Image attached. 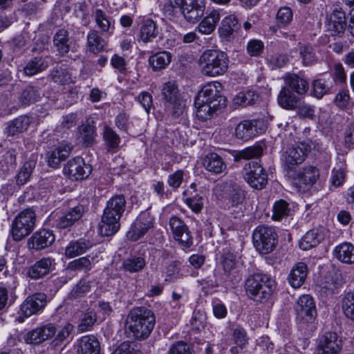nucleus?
Returning a JSON list of instances; mask_svg holds the SVG:
<instances>
[{
	"mask_svg": "<svg viewBox=\"0 0 354 354\" xmlns=\"http://www.w3.org/2000/svg\"><path fill=\"white\" fill-rule=\"evenodd\" d=\"M221 84L213 82L205 84L195 99L196 115L201 120L212 118L214 113L225 106L226 98L221 93Z\"/></svg>",
	"mask_w": 354,
	"mask_h": 354,
	"instance_id": "f257e3e1",
	"label": "nucleus"
},
{
	"mask_svg": "<svg viewBox=\"0 0 354 354\" xmlns=\"http://www.w3.org/2000/svg\"><path fill=\"white\" fill-rule=\"evenodd\" d=\"M126 200L124 195H115L110 198L104 209L99 232L102 236L115 234L120 229V220L126 209Z\"/></svg>",
	"mask_w": 354,
	"mask_h": 354,
	"instance_id": "f03ea898",
	"label": "nucleus"
},
{
	"mask_svg": "<svg viewBox=\"0 0 354 354\" xmlns=\"http://www.w3.org/2000/svg\"><path fill=\"white\" fill-rule=\"evenodd\" d=\"M156 323V317L150 309L146 307L132 308L127 317V330L135 339H145L152 332Z\"/></svg>",
	"mask_w": 354,
	"mask_h": 354,
	"instance_id": "7ed1b4c3",
	"label": "nucleus"
},
{
	"mask_svg": "<svg viewBox=\"0 0 354 354\" xmlns=\"http://www.w3.org/2000/svg\"><path fill=\"white\" fill-rule=\"evenodd\" d=\"M275 282L263 274H254L245 281V288L248 296L257 302H264L270 299L275 290Z\"/></svg>",
	"mask_w": 354,
	"mask_h": 354,
	"instance_id": "20e7f679",
	"label": "nucleus"
},
{
	"mask_svg": "<svg viewBox=\"0 0 354 354\" xmlns=\"http://www.w3.org/2000/svg\"><path fill=\"white\" fill-rule=\"evenodd\" d=\"M228 63L226 53L217 50H205L199 59L202 73L209 77L223 75L228 68Z\"/></svg>",
	"mask_w": 354,
	"mask_h": 354,
	"instance_id": "39448f33",
	"label": "nucleus"
},
{
	"mask_svg": "<svg viewBox=\"0 0 354 354\" xmlns=\"http://www.w3.org/2000/svg\"><path fill=\"white\" fill-rule=\"evenodd\" d=\"M252 240L254 246L259 252L269 254L277 245L278 234L272 227L259 225L252 233Z\"/></svg>",
	"mask_w": 354,
	"mask_h": 354,
	"instance_id": "423d86ee",
	"label": "nucleus"
},
{
	"mask_svg": "<svg viewBox=\"0 0 354 354\" xmlns=\"http://www.w3.org/2000/svg\"><path fill=\"white\" fill-rule=\"evenodd\" d=\"M36 221L35 212L28 208L21 212L12 224V236L15 241H19L33 230Z\"/></svg>",
	"mask_w": 354,
	"mask_h": 354,
	"instance_id": "0eeeda50",
	"label": "nucleus"
},
{
	"mask_svg": "<svg viewBox=\"0 0 354 354\" xmlns=\"http://www.w3.org/2000/svg\"><path fill=\"white\" fill-rule=\"evenodd\" d=\"M174 8L180 10L184 18L189 23H196L204 15L205 0H170Z\"/></svg>",
	"mask_w": 354,
	"mask_h": 354,
	"instance_id": "6e6552de",
	"label": "nucleus"
},
{
	"mask_svg": "<svg viewBox=\"0 0 354 354\" xmlns=\"http://www.w3.org/2000/svg\"><path fill=\"white\" fill-rule=\"evenodd\" d=\"M243 175L245 180L253 189H263L268 183V174L257 161L246 163L243 169Z\"/></svg>",
	"mask_w": 354,
	"mask_h": 354,
	"instance_id": "1a4fd4ad",
	"label": "nucleus"
},
{
	"mask_svg": "<svg viewBox=\"0 0 354 354\" xmlns=\"http://www.w3.org/2000/svg\"><path fill=\"white\" fill-rule=\"evenodd\" d=\"M306 154L307 147L304 144L292 146L283 153L284 170L289 176L295 178V171L297 167L304 161Z\"/></svg>",
	"mask_w": 354,
	"mask_h": 354,
	"instance_id": "9d476101",
	"label": "nucleus"
},
{
	"mask_svg": "<svg viewBox=\"0 0 354 354\" xmlns=\"http://www.w3.org/2000/svg\"><path fill=\"white\" fill-rule=\"evenodd\" d=\"M342 347V339L337 333L326 332L319 337L314 354H340Z\"/></svg>",
	"mask_w": 354,
	"mask_h": 354,
	"instance_id": "9b49d317",
	"label": "nucleus"
},
{
	"mask_svg": "<svg viewBox=\"0 0 354 354\" xmlns=\"http://www.w3.org/2000/svg\"><path fill=\"white\" fill-rule=\"evenodd\" d=\"M266 129L263 120H246L239 123L235 128V136L237 139L247 141Z\"/></svg>",
	"mask_w": 354,
	"mask_h": 354,
	"instance_id": "f8f14e48",
	"label": "nucleus"
},
{
	"mask_svg": "<svg viewBox=\"0 0 354 354\" xmlns=\"http://www.w3.org/2000/svg\"><path fill=\"white\" fill-rule=\"evenodd\" d=\"M162 99L165 100V106L173 109V115L180 116L183 111L184 103L180 100L178 89L174 82L165 83L162 89Z\"/></svg>",
	"mask_w": 354,
	"mask_h": 354,
	"instance_id": "ddd939ff",
	"label": "nucleus"
},
{
	"mask_svg": "<svg viewBox=\"0 0 354 354\" xmlns=\"http://www.w3.org/2000/svg\"><path fill=\"white\" fill-rule=\"evenodd\" d=\"M64 174L73 180L86 179L92 171V167L85 163L84 159L77 156L68 161L63 169Z\"/></svg>",
	"mask_w": 354,
	"mask_h": 354,
	"instance_id": "4468645a",
	"label": "nucleus"
},
{
	"mask_svg": "<svg viewBox=\"0 0 354 354\" xmlns=\"http://www.w3.org/2000/svg\"><path fill=\"white\" fill-rule=\"evenodd\" d=\"M327 27L333 36L344 35L346 28V10L340 3L333 5Z\"/></svg>",
	"mask_w": 354,
	"mask_h": 354,
	"instance_id": "2eb2a0df",
	"label": "nucleus"
},
{
	"mask_svg": "<svg viewBox=\"0 0 354 354\" xmlns=\"http://www.w3.org/2000/svg\"><path fill=\"white\" fill-rule=\"evenodd\" d=\"M297 319L302 322H311L317 315L315 304L309 295H304L299 298L295 306Z\"/></svg>",
	"mask_w": 354,
	"mask_h": 354,
	"instance_id": "dca6fc26",
	"label": "nucleus"
},
{
	"mask_svg": "<svg viewBox=\"0 0 354 354\" xmlns=\"http://www.w3.org/2000/svg\"><path fill=\"white\" fill-rule=\"evenodd\" d=\"M47 304V295L37 292L27 297L20 306V312L26 317L42 311Z\"/></svg>",
	"mask_w": 354,
	"mask_h": 354,
	"instance_id": "f3484780",
	"label": "nucleus"
},
{
	"mask_svg": "<svg viewBox=\"0 0 354 354\" xmlns=\"http://www.w3.org/2000/svg\"><path fill=\"white\" fill-rule=\"evenodd\" d=\"M169 226L174 239L182 246L188 248L192 243V236L185 222L178 216H172L169 219Z\"/></svg>",
	"mask_w": 354,
	"mask_h": 354,
	"instance_id": "a211bd4d",
	"label": "nucleus"
},
{
	"mask_svg": "<svg viewBox=\"0 0 354 354\" xmlns=\"http://www.w3.org/2000/svg\"><path fill=\"white\" fill-rule=\"evenodd\" d=\"M153 218L149 212H142L127 232L129 239L136 241L143 236L153 225Z\"/></svg>",
	"mask_w": 354,
	"mask_h": 354,
	"instance_id": "6ab92c4d",
	"label": "nucleus"
},
{
	"mask_svg": "<svg viewBox=\"0 0 354 354\" xmlns=\"http://www.w3.org/2000/svg\"><path fill=\"white\" fill-rule=\"evenodd\" d=\"M55 240L52 230L43 229L35 232L28 240V247L30 250L39 251L50 246Z\"/></svg>",
	"mask_w": 354,
	"mask_h": 354,
	"instance_id": "aec40b11",
	"label": "nucleus"
},
{
	"mask_svg": "<svg viewBox=\"0 0 354 354\" xmlns=\"http://www.w3.org/2000/svg\"><path fill=\"white\" fill-rule=\"evenodd\" d=\"M83 205H77L62 213L56 220L55 226L59 229H65L73 226L82 216Z\"/></svg>",
	"mask_w": 354,
	"mask_h": 354,
	"instance_id": "412c9836",
	"label": "nucleus"
},
{
	"mask_svg": "<svg viewBox=\"0 0 354 354\" xmlns=\"http://www.w3.org/2000/svg\"><path fill=\"white\" fill-rule=\"evenodd\" d=\"M224 196L229 203L235 207L243 205L246 193L240 185L236 183H226L223 185Z\"/></svg>",
	"mask_w": 354,
	"mask_h": 354,
	"instance_id": "4be33fe9",
	"label": "nucleus"
},
{
	"mask_svg": "<svg viewBox=\"0 0 354 354\" xmlns=\"http://www.w3.org/2000/svg\"><path fill=\"white\" fill-rule=\"evenodd\" d=\"M285 86L298 95H305L309 89V84L303 76L288 73L284 77Z\"/></svg>",
	"mask_w": 354,
	"mask_h": 354,
	"instance_id": "5701e85b",
	"label": "nucleus"
},
{
	"mask_svg": "<svg viewBox=\"0 0 354 354\" xmlns=\"http://www.w3.org/2000/svg\"><path fill=\"white\" fill-rule=\"evenodd\" d=\"M53 260L49 258H42L28 267L26 275L32 279H39L48 274L52 266Z\"/></svg>",
	"mask_w": 354,
	"mask_h": 354,
	"instance_id": "b1692460",
	"label": "nucleus"
},
{
	"mask_svg": "<svg viewBox=\"0 0 354 354\" xmlns=\"http://www.w3.org/2000/svg\"><path fill=\"white\" fill-rule=\"evenodd\" d=\"M241 28V24L237 17L234 15H230L225 17L221 21V26L218 28L220 36L229 40L234 37Z\"/></svg>",
	"mask_w": 354,
	"mask_h": 354,
	"instance_id": "393cba45",
	"label": "nucleus"
},
{
	"mask_svg": "<svg viewBox=\"0 0 354 354\" xmlns=\"http://www.w3.org/2000/svg\"><path fill=\"white\" fill-rule=\"evenodd\" d=\"M324 231V229H313L306 232L299 242V248L308 250L318 245L325 238Z\"/></svg>",
	"mask_w": 354,
	"mask_h": 354,
	"instance_id": "a878e982",
	"label": "nucleus"
},
{
	"mask_svg": "<svg viewBox=\"0 0 354 354\" xmlns=\"http://www.w3.org/2000/svg\"><path fill=\"white\" fill-rule=\"evenodd\" d=\"M277 101L281 107L288 110H295L299 105L301 100L294 92L283 86L278 95Z\"/></svg>",
	"mask_w": 354,
	"mask_h": 354,
	"instance_id": "bb28decb",
	"label": "nucleus"
},
{
	"mask_svg": "<svg viewBox=\"0 0 354 354\" xmlns=\"http://www.w3.org/2000/svg\"><path fill=\"white\" fill-rule=\"evenodd\" d=\"M203 165L213 174H221L226 169L223 158L216 153H208L203 159Z\"/></svg>",
	"mask_w": 354,
	"mask_h": 354,
	"instance_id": "cd10ccee",
	"label": "nucleus"
},
{
	"mask_svg": "<svg viewBox=\"0 0 354 354\" xmlns=\"http://www.w3.org/2000/svg\"><path fill=\"white\" fill-rule=\"evenodd\" d=\"M308 268L305 263H297L291 270L288 276V282L294 288L302 286L307 277Z\"/></svg>",
	"mask_w": 354,
	"mask_h": 354,
	"instance_id": "c85d7f7f",
	"label": "nucleus"
},
{
	"mask_svg": "<svg viewBox=\"0 0 354 354\" xmlns=\"http://www.w3.org/2000/svg\"><path fill=\"white\" fill-rule=\"evenodd\" d=\"M92 246L93 243L84 239L71 241L65 249V256L66 258H73L82 255Z\"/></svg>",
	"mask_w": 354,
	"mask_h": 354,
	"instance_id": "c756f323",
	"label": "nucleus"
},
{
	"mask_svg": "<svg viewBox=\"0 0 354 354\" xmlns=\"http://www.w3.org/2000/svg\"><path fill=\"white\" fill-rule=\"evenodd\" d=\"M78 354H100V345L93 335L83 336L78 344Z\"/></svg>",
	"mask_w": 354,
	"mask_h": 354,
	"instance_id": "7c9ffc66",
	"label": "nucleus"
},
{
	"mask_svg": "<svg viewBox=\"0 0 354 354\" xmlns=\"http://www.w3.org/2000/svg\"><path fill=\"white\" fill-rule=\"evenodd\" d=\"M333 254L339 261L353 264L354 263V245L348 242L342 243L335 248Z\"/></svg>",
	"mask_w": 354,
	"mask_h": 354,
	"instance_id": "2f4dec72",
	"label": "nucleus"
},
{
	"mask_svg": "<svg viewBox=\"0 0 354 354\" xmlns=\"http://www.w3.org/2000/svg\"><path fill=\"white\" fill-rule=\"evenodd\" d=\"M159 33L156 23L151 19H144L140 28V39L144 43L151 42Z\"/></svg>",
	"mask_w": 354,
	"mask_h": 354,
	"instance_id": "473e14b6",
	"label": "nucleus"
},
{
	"mask_svg": "<svg viewBox=\"0 0 354 354\" xmlns=\"http://www.w3.org/2000/svg\"><path fill=\"white\" fill-rule=\"evenodd\" d=\"M69 33L66 29H59L53 37V45L61 56L66 55L70 50Z\"/></svg>",
	"mask_w": 354,
	"mask_h": 354,
	"instance_id": "72a5a7b5",
	"label": "nucleus"
},
{
	"mask_svg": "<svg viewBox=\"0 0 354 354\" xmlns=\"http://www.w3.org/2000/svg\"><path fill=\"white\" fill-rule=\"evenodd\" d=\"M95 22L100 30L102 34L111 35L114 30L111 19L101 9H96L93 13Z\"/></svg>",
	"mask_w": 354,
	"mask_h": 354,
	"instance_id": "f704fd0d",
	"label": "nucleus"
},
{
	"mask_svg": "<svg viewBox=\"0 0 354 354\" xmlns=\"http://www.w3.org/2000/svg\"><path fill=\"white\" fill-rule=\"evenodd\" d=\"M48 65L47 57H35L28 62L24 71L26 75L32 76L45 71Z\"/></svg>",
	"mask_w": 354,
	"mask_h": 354,
	"instance_id": "c9c22d12",
	"label": "nucleus"
},
{
	"mask_svg": "<svg viewBox=\"0 0 354 354\" xmlns=\"http://www.w3.org/2000/svg\"><path fill=\"white\" fill-rule=\"evenodd\" d=\"M78 131L80 133L79 138L86 147L93 145L95 140L96 129L93 121L92 124L88 121L83 123L79 127Z\"/></svg>",
	"mask_w": 354,
	"mask_h": 354,
	"instance_id": "e433bc0d",
	"label": "nucleus"
},
{
	"mask_svg": "<svg viewBox=\"0 0 354 354\" xmlns=\"http://www.w3.org/2000/svg\"><path fill=\"white\" fill-rule=\"evenodd\" d=\"M30 123V118L28 116L21 115L8 124L6 133L8 136H15L24 132L28 128Z\"/></svg>",
	"mask_w": 354,
	"mask_h": 354,
	"instance_id": "4c0bfd02",
	"label": "nucleus"
},
{
	"mask_svg": "<svg viewBox=\"0 0 354 354\" xmlns=\"http://www.w3.org/2000/svg\"><path fill=\"white\" fill-rule=\"evenodd\" d=\"M87 44L90 52L97 54L104 50L106 41L100 35L99 32L91 30L87 35Z\"/></svg>",
	"mask_w": 354,
	"mask_h": 354,
	"instance_id": "58836bf2",
	"label": "nucleus"
},
{
	"mask_svg": "<svg viewBox=\"0 0 354 354\" xmlns=\"http://www.w3.org/2000/svg\"><path fill=\"white\" fill-rule=\"evenodd\" d=\"M219 19V12L216 10H213L200 23L198 26L199 31L206 35L212 33L214 30L216 24L218 22Z\"/></svg>",
	"mask_w": 354,
	"mask_h": 354,
	"instance_id": "ea45409f",
	"label": "nucleus"
},
{
	"mask_svg": "<svg viewBox=\"0 0 354 354\" xmlns=\"http://www.w3.org/2000/svg\"><path fill=\"white\" fill-rule=\"evenodd\" d=\"M296 176V174L295 176ZM299 183L307 186L314 185L319 176L318 169L313 166H308L304 168L301 173L297 174Z\"/></svg>",
	"mask_w": 354,
	"mask_h": 354,
	"instance_id": "a19ab883",
	"label": "nucleus"
},
{
	"mask_svg": "<svg viewBox=\"0 0 354 354\" xmlns=\"http://www.w3.org/2000/svg\"><path fill=\"white\" fill-rule=\"evenodd\" d=\"M263 154V147L259 145H253L238 151L234 155L236 162L259 158Z\"/></svg>",
	"mask_w": 354,
	"mask_h": 354,
	"instance_id": "79ce46f5",
	"label": "nucleus"
},
{
	"mask_svg": "<svg viewBox=\"0 0 354 354\" xmlns=\"http://www.w3.org/2000/svg\"><path fill=\"white\" fill-rule=\"evenodd\" d=\"M171 55L166 51L159 52L151 55L149 59V64L154 71L165 68L171 62Z\"/></svg>",
	"mask_w": 354,
	"mask_h": 354,
	"instance_id": "37998d69",
	"label": "nucleus"
},
{
	"mask_svg": "<svg viewBox=\"0 0 354 354\" xmlns=\"http://www.w3.org/2000/svg\"><path fill=\"white\" fill-rule=\"evenodd\" d=\"M40 97V93L36 87L28 86L20 93L19 102L22 105H29L37 102Z\"/></svg>",
	"mask_w": 354,
	"mask_h": 354,
	"instance_id": "c03bdc74",
	"label": "nucleus"
},
{
	"mask_svg": "<svg viewBox=\"0 0 354 354\" xmlns=\"http://www.w3.org/2000/svg\"><path fill=\"white\" fill-rule=\"evenodd\" d=\"M103 140L104 141L106 149L109 151L116 150L120 143V138L109 126H105L103 130Z\"/></svg>",
	"mask_w": 354,
	"mask_h": 354,
	"instance_id": "a18cd8bd",
	"label": "nucleus"
},
{
	"mask_svg": "<svg viewBox=\"0 0 354 354\" xmlns=\"http://www.w3.org/2000/svg\"><path fill=\"white\" fill-rule=\"evenodd\" d=\"M48 77L55 83L64 85L71 82V75L66 68L62 66L53 68L48 75Z\"/></svg>",
	"mask_w": 354,
	"mask_h": 354,
	"instance_id": "49530a36",
	"label": "nucleus"
},
{
	"mask_svg": "<svg viewBox=\"0 0 354 354\" xmlns=\"http://www.w3.org/2000/svg\"><path fill=\"white\" fill-rule=\"evenodd\" d=\"M92 282L85 279H81L71 290L68 295L71 300H75L83 297L91 291Z\"/></svg>",
	"mask_w": 354,
	"mask_h": 354,
	"instance_id": "de8ad7c7",
	"label": "nucleus"
},
{
	"mask_svg": "<svg viewBox=\"0 0 354 354\" xmlns=\"http://www.w3.org/2000/svg\"><path fill=\"white\" fill-rule=\"evenodd\" d=\"M145 265L146 262L144 258L134 257L124 259L122 263V268L124 270L133 273L141 271Z\"/></svg>",
	"mask_w": 354,
	"mask_h": 354,
	"instance_id": "09e8293b",
	"label": "nucleus"
},
{
	"mask_svg": "<svg viewBox=\"0 0 354 354\" xmlns=\"http://www.w3.org/2000/svg\"><path fill=\"white\" fill-rule=\"evenodd\" d=\"M291 208L289 203L285 200H279L273 205L272 218L279 221L282 218L290 215Z\"/></svg>",
	"mask_w": 354,
	"mask_h": 354,
	"instance_id": "8fccbe9b",
	"label": "nucleus"
},
{
	"mask_svg": "<svg viewBox=\"0 0 354 354\" xmlns=\"http://www.w3.org/2000/svg\"><path fill=\"white\" fill-rule=\"evenodd\" d=\"M333 87L332 82L328 80L318 79L313 82L314 95L318 98H322L324 95L328 93Z\"/></svg>",
	"mask_w": 354,
	"mask_h": 354,
	"instance_id": "3c124183",
	"label": "nucleus"
},
{
	"mask_svg": "<svg viewBox=\"0 0 354 354\" xmlns=\"http://www.w3.org/2000/svg\"><path fill=\"white\" fill-rule=\"evenodd\" d=\"M342 310L346 318L354 322V293L348 292L342 299Z\"/></svg>",
	"mask_w": 354,
	"mask_h": 354,
	"instance_id": "603ef678",
	"label": "nucleus"
},
{
	"mask_svg": "<svg viewBox=\"0 0 354 354\" xmlns=\"http://www.w3.org/2000/svg\"><path fill=\"white\" fill-rule=\"evenodd\" d=\"M35 160L26 161L17 175L16 181L18 185H24L30 178V174L35 167Z\"/></svg>",
	"mask_w": 354,
	"mask_h": 354,
	"instance_id": "864d4df0",
	"label": "nucleus"
},
{
	"mask_svg": "<svg viewBox=\"0 0 354 354\" xmlns=\"http://www.w3.org/2000/svg\"><path fill=\"white\" fill-rule=\"evenodd\" d=\"M73 330V326L70 323H66L57 330V333L52 342V344L56 347L64 344L65 341H67Z\"/></svg>",
	"mask_w": 354,
	"mask_h": 354,
	"instance_id": "5fc2aeb1",
	"label": "nucleus"
},
{
	"mask_svg": "<svg viewBox=\"0 0 354 354\" xmlns=\"http://www.w3.org/2000/svg\"><path fill=\"white\" fill-rule=\"evenodd\" d=\"M16 164V153L13 149L7 151L0 160V170L3 173L8 172Z\"/></svg>",
	"mask_w": 354,
	"mask_h": 354,
	"instance_id": "6e6d98bb",
	"label": "nucleus"
},
{
	"mask_svg": "<svg viewBox=\"0 0 354 354\" xmlns=\"http://www.w3.org/2000/svg\"><path fill=\"white\" fill-rule=\"evenodd\" d=\"M67 268L72 271H84L87 272L91 270L92 266L91 261L87 257H80L71 261L68 264Z\"/></svg>",
	"mask_w": 354,
	"mask_h": 354,
	"instance_id": "4d7b16f0",
	"label": "nucleus"
},
{
	"mask_svg": "<svg viewBox=\"0 0 354 354\" xmlns=\"http://www.w3.org/2000/svg\"><path fill=\"white\" fill-rule=\"evenodd\" d=\"M97 322V315L94 311L86 312L81 319L80 324L78 325V330L85 332L90 330L95 323Z\"/></svg>",
	"mask_w": 354,
	"mask_h": 354,
	"instance_id": "13d9d810",
	"label": "nucleus"
},
{
	"mask_svg": "<svg viewBox=\"0 0 354 354\" xmlns=\"http://www.w3.org/2000/svg\"><path fill=\"white\" fill-rule=\"evenodd\" d=\"M232 340L234 344L240 348H245L248 344L249 338L245 330L241 326H237L233 329Z\"/></svg>",
	"mask_w": 354,
	"mask_h": 354,
	"instance_id": "bf43d9fd",
	"label": "nucleus"
},
{
	"mask_svg": "<svg viewBox=\"0 0 354 354\" xmlns=\"http://www.w3.org/2000/svg\"><path fill=\"white\" fill-rule=\"evenodd\" d=\"M168 354H195V351L192 345L178 341L170 346Z\"/></svg>",
	"mask_w": 354,
	"mask_h": 354,
	"instance_id": "052dcab7",
	"label": "nucleus"
},
{
	"mask_svg": "<svg viewBox=\"0 0 354 354\" xmlns=\"http://www.w3.org/2000/svg\"><path fill=\"white\" fill-rule=\"evenodd\" d=\"M180 266V262L179 261H172L167 266L165 271V281H174L181 277Z\"/></svg>",
	"mask_w": 354,
	"mask_h": 354,
	"instance_id": "680f3d73",
	"label": "nucleus"
},
{
	"mask_svg": "<svg viewBox=\"0 0 354 354\" xmlns=\"http://www.w3.org/2000/svg\"><path fill=\"white\" fill-rule=\"evenodd\" d=\"M26 343L30 344H40L44 342L39 327L28 332L24 336Z\"/></svg>",
	"mask_w": 354,
	"mask_h": 354,
	"instance_id": "e2e57ef3",
	"label": "nucleus"
},
{
	"mask_svg": "<svg viewBox=\"0 0 354 354\" xmlns=\"http://www.w3.org/2000/svg\"><path fill=\"white\" fill-rule=\"evenodd\" d=\"M263 43L258 39L250 40L247 45V51L250 56H259L263 50Z\"/></svg>",
	"mask_w": 354,
	"mask_h": 354,
	"instance_id": "0e129e2a",
	"label": "nucleus"
},
{
	"mask_svg": "<svg viewBox=\"0 0 354 354\" xmlns=\"http://www.w3.org/2000/svg\"><path fill=\"white\" fill-rule=\"evenodd\" d=\"M185 203L195 213L200 212L203 207V198L198 194L186 198Z\"/></svg>",
	"mask_w": 354,
	"mask_h": 354,
	"instance_id": "69168bd1",
	"label": "nucleus"
},
{
	"mask_svg": "<svg viewBox=\"0 0 354 354\" xmlns=\"http://www.w3.org/2000/svg\"><path fill=\"white\" fill-rule=\"evenodd\" d=\"M277 20L282 24H288L292 20V12L288 7H281L277 14Z\"/></svg>",
	"mask_w": 354,
	"mask_h": 354,
	"instance_id": "338daca9",
	"label": "nucleus"
},
{
	"mask_svg": "<svg viewBox=\"0 0 354 354\" xmlns=\"http://www.w3.org/2000/svg\"><path fill=\"white\" fill-rule=\"evenodd\" d=\"M259 95L254 91H248L245 93H240L238 96V100H240V103L243 106L252 105L255 102L259 100Z\"/></svg>",
	"mask_w": 354,
	"mask_h": 354,
	"instance_id": "774afa93",
	"label": "nucleus"
}]
</instances>
